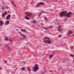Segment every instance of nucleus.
<instances>
[{"mask_svg":"<svg viewBox=\"0 0 74 74\" xmlns=\"http://www.w3.org/2000/svg\"><path fill=\"white\" fill-rule=\"evenodd\" d=\"M71 14L70 13H67L66 14V12L63 11L60 14V16H67L68 18H69Z\"/></svg>","mask_w":74,"mask_h":74,"instance_id":"nucleus-1","label":"nucleus"},{"mask_svg":"<svg viewBox=\"0 0 74 74\" xmlns=\"http://www.w3.org/2000/svg\"><path fill=\"white\" fill-rule=\"evenodd\" d=\"M44 40H46L44 41L43 42L44 43H45V44H47L48 43V44H50L51 43V41H49V40H48V39H49V38L45 37L43 38Z\"/></svg>","mask_w":74,"mask_h":74,"instance_id":"nucleus-2","label":"nucleus"},{"mask_svg":"<svg viewBox=\"0 0 74 74\" xmlns=\"http://www.w3.org/2000/svg\"><path fill=\"white\" fill-rule=\"evenodd\" d=\"M39 69L38 67V65L37 64H35L33 68L34 71L36 72Z\"/></svg>","mask_w":74,"mask_h":74,"instance_id":"nucleus-3","label":"nucleus"},{"mask_svg":"<svg viewBox=\"0 0 74 74\" xmlns=\"http://www.w3.org/2000/svg\"><path fill=\"white\" fill-rule=\"evenodd\" d=\"M5 47V48H6L7 50H8V51H10L11 49V48H10V46H9L8 45H6Z\"/></svg>","mask_w":74,"mask_h":74,"instance_id":"nucleus-4","label":"nucleus"},{"mask_svg":"<svg viewBox=\"0 0 74 74\" xmlns=\"http://www.w3.org/2000/svg\"><path fill=\"white\" fill-rule=\"evenodd\" d=\"M44 4L43 3L41 2H39L37 3V4L36 5V7H38V6H40V5H44Z\"/></svg>","mask_w":74,"mask_h":74,"instance_id":"nucleus-5","label":"nucleus"},{"mask_svg":"<svg viewBox=\"0 0 74 74\" xmlns=\"http://www.w3.org/2000/svg\"><path fill=\"white\" fill-rule=\"evenodd\" d=\"M26 14L27 16H30L32 15V14L29 12H26Z\"/></svg>","mask_w":74,"mask_h":74,"instance_id":"nucleus-6","label":"nucleus"},{"mask_svg":"<svg viewBox=\"0 0 74 74\" xmlns=\"http://www.w3.org/2000/svg\"><path fill=\"white\" fill-rule=\"evenodd\" d=\"M21 32H24V33H27V31H26V29H21Z\"/></svg>","mask_w":74,"mask_h":74,"instance_id":"nucleus-7","label":"nucleus"},{"mask_svg":"<svg viewBox=\"0 0 74 74\" xmlns=\"http://www.w3.org/2000/svg\"><path fill=\"white\" fill-rule=\"evenodd\" d=\"M60 27H62L61 26H59V27H58V31H59V32H60V31H61V30H63V29H60Z\"/></svg>","mask_w":74,"mask_h":74,"instance_id":"nucleus-8","label":"nucleus"},{"mask_svg":"<svg viewBox=\"0 0 74 74\" xmlns=\"http://www.w3.org/2000/svg\"><path fill=\"white\" fill-rule=\"evenodd\" d=\"M10 16L11 15H10V14L8 15L7 17L6 18V20H8V19H10Z\"/></svg>","mask_w":74,"mask_h":74,"instance_id":"nucleus-9","label":"nucleus"},{"mask_svg":"<svg viewBox=\"0 0 74 74\" xmlns=\"http://www.w3.org/2000/svg\"><path fill=\"white\" fill-rule=\"evenodd\" d=\"M7 14V12H5L2 15V16L3 17H4L5 16V15H6Z\"/></svg>","mask_w":74,"mask_h":74,"instance_id":"nucleus-10","label":"nucleus"},{"mask_svg":"<svg viewBox=\"0 0 74 74\" xmlns=\"http://www.w3.org/2000/svg\"><path fill=\"white\" fill-rule=\"evenodd\" d=\"M73 33V31H70L69 32L68 34H72V33Z\"/></svg>","mask_w":74,"mask_h":74,"instance_id":"nucleus-11","label":"nucleus"},{"mask_svg":"<svg viewBox=\"0 0 74 74\" xmlns=\"http://www.w3.org/2000/svg\"><path fill=\"white\" fill-rule=\"evenodd\" d=\"M32 23H36V20H33L32 21Z\"/></svg>","mask_w":74,"mask_h":74,"instance_id":"nucleus-12","label":"nucleus"},{"mask_svg":"<svg viewBox=\"0 0 74 74\" xmlns=\"http://www.w3.org/2000/svg\"><path fill=\"white\" fill-rule=\"evenodd\" d=\"M9 22H10V21H9L7 20L5 22V24H6V25H8Z\"/></svg>","mask_w":74,"mask_h":74,"instance_id":"nucleus-13","label":"nucleus"},{"mask_svg":"<svg viewBox=\"0 0 74 74\" xmlns=\"http://www.w3.org/2000/svg\"><path fill=\"white\" fill-rule=\"evenodd\" d=\"M3 22L0 21V26H3Z\"/></svg>","mask_w":74,"mask_h":74,"instance_id":"nucleus-14","label":"nucleus"},{"mask_svg":"<svg viewBox=\"0 0 74 74\" xmlns=\"http://www.w3.org/2000/svg\"><path fill=\"white\" fill-rule=\"evenodd\" d=\"M11 2H12V3L13 5H14V7H16V5H15L14 4V2H13V1H12Z\"/></svg>","mask_w":74,"mask_h":74,"instance_id":"nucleus-15","label":"nucleus"},{"mask_svg":"<svg viewBox=\"0 0 74 74\" xmlns=\"http://www.w3.org/2000/svg\"><path fill=\"white\" fill-rule=\"evenodd\" d=\"M9 40L10 42H12V38H10L9 39Z\"/></svg>","mask_w":74,"mask_h":74,"instance_id":"nucleus-16","label":"nucleus"},{"mask_svg":"<svg viewBox=\"0 0 74 74\" xmlns=\"http://www.w3.org/2000/svg\"><path fill=\"white\" fill-rule=\"evenodd\" d=\"M53 54H51V55H50L49 56V57L50 58H52L53 57Z\"/></svg>","mask_w":74,"mask_h":74,"instance_id":"nucleus-17","label":"nucleus"},{"mask_svg":"<svg viewBox=\"0 0 74 74\" xmlns=\"http://www.w3.org/2000/svg\"><path fill=\"white\" fill-rule=\"evenodd\" d=\"M20 35L23 37V38H26V36H25L22 35L21 34H20Z\"/></svg>","mask_w":74,"mask_h":74,"instance_id":"nucleus-18","label":"nucleus"},{"mask_svg":"<svg viewBox=\"0 0 74 74\" xmlns=\"http://www.w3.org/2000/svg\"><path fill=\"white\" fill-rule=\"evenodd\" d=\"M21 69L23 71H24V70H25V68L23 67Z\"/></svg>","mask_w":74,"mask_h":74,"instance_id":"nucleus-19","label":"nucleus"},{"mask_svg":"<svg viewBox=\"0 0 74 74\" xmlns=\"http://www.w3.org/2000/svg\"><path fill=\"white\" fill-rule=\"evenodd\" d=\"M43 12H44V11H42V13H40V14H39V15H38V17H40V15H41V14H42V13H43Z\"/></svg>","mask_w":74,"mask_h":74,"instance_id":"nucleus-20","label":"nucleus"},{"mask_svg":"<svg viewBox=\"0 0 74 74\" xmlns=\"http://www.w3.org/2000/svg\"><path fill=\"white\" fill-rule=\"evenodd\" d=\"M43 28L46 30H47L48 29V27H43Z\"/></svg>","mask_w":74,"mask_h":74,"instance_id":"nucleus-21","label":"nucleus"},{"mask_svg":"<svg viewBox=\"0 0 74 74\" xmlns=\"http://www.w3.org/2000/svg\"><path fill=\"white\" fill-rule=\"evenodd\" d=\"M8 40V37H7L5 38V41H7Z\"/></svg>","mask_w":74,"mask_h":74,"instance_id":"nucleus-22","label":"nucleus"},{"mask_svg":"<svg viewBox=\"0 0 74 74\" xmlns=\"http://www.w3.org/2000/svg\"><path fill=\"white\" fill-rule=\"evenodd\" d=\"M26 19H28V20H30V18H29L28 17H26Z\"/></svg>","mask_w":74,"mask_h":74,"instance_id":"nucleus-23","label":"nucleus"},{"mask_svg":"<svg viewBox=\"0 0 74 74\" xmlns=\"http://www.w3.org/2000/svg\"><path fill=\"white\" fill-rule=\"evenodd\" d=\"M2 10H4V7L3 6L2 7Z\"/></svg>","mask_w":74,"mask_h":74,"instance_id":"nucleus-24","label":"nucleus"},{"mask_svg":"<svg viewBox=\"0 0 74 74\" xmlns=\"http://www.w3.org/2000/svg\"><path fill=\"white\" fill-rule=\"evenodd\" d=\"M44 19H45L46 20V21H47V17H45L44 18Z\"/></svg>","mask_w":74,"mask_h":74,"instance_id":"nucleus-25","label":"nucleus"},{"mask_svg":"<svg viewBox=\"0 0 74 74\" xmlns=\"http://www.w3.org/2000/svg\"><path fill=\"white\" fill-rule=\"evenodd\" d=\"M67 18H66L64 20V21H67Z\"/></svg>","mask_w":74,"mask_h":74,"instance_id":"nucleus-26","label":"nucleus"},{"mask_svg":"<svg viewBox=\"0 0 74 74\" xmlns=\"http://www.w3.org/2000/svg\"><path fill=\"white\" fill-rule=\"evenodd\" d=\"M50 27L51 28H52V27H53V26L51 25V26H50Z\"/></svg>","mask_w":74,"mask_h":74,"instance_id":"nucleus-27","label":"nucleus"},{"mask_svg":"<svg viewBox=\"0 0 74 74\" xmlns=\"http://www.w3.org/2000/svg\"><path fill=\"white\" fill-rule=\"evenodd\" d=\"M27 69H28V70H29V71H30V70L29 68H28Z\"/></svg>","mask_w":74,"mask_h":74,"instance_id":"nucleus-28","label":"nucleus"},{"mask_svg":"<svg viewBox=\"0 0 74 74\" xmlns=\"http://www.w3.org/2000/svg\"><path fill=\"white\" fill-rule=\"evenodd\" d=\"M71 56H72V57H73V56H74V55H71Z\"/></svg>","mask_w":74,"mask_h":74,"instance_id":"nucleus-29","label":"nucleus"},{"mask_svg":"<svg viewBox=\"0 0 74 74\" xmlns=\"http://www.w3.org/2000/svg\"><path fill=\"white\" fill-rule=\"evenodd\" d=\"M61 35H60L58 36V37H61Z\"/></svg>","mask_w":74,"mask_h":74,"instance_id":"nucleus-30","label":"nucleus"},{"mask_svg":"<svg viewBox=\"0 0 74 74\" xmlns=\"http://www.w3.org/2000/svg\"><path fill=\"white\" fill-rule=\"evenodd\" d=\"M68 36H69V37H71V36L69 35H68Z\"/></svg>","mask_w":74,"mask_h":74,"instance_id":"nucleus-31","label":"nucleus"},{"mask_svg":"<svg viewBox=\"0 0 74 74\" xmlns=\"http://www.w3.org/2000/svg\"><path fill=\"white\" fill-rule=\"evenodd\" d=\"M18 33H19V34H21V33H20V32L19 31H18Z\"/></svg>","mask_w":74,"mask_h":74,"instance_id":"nucleus-32","label":"nucleus"},{"mask_svg":"<svg viewBox=\"0 0 74 74\" xmlns=\"http://www.w3.org/2000/svg\"><path fill=\"white\" fill-rule=\"evenodd\" d=\"M6 8H8V7H7V6H6Z\"/></svg>","mask_w":74,"mask_h":74,"instance_id":"nucleus-33","label":"nucleus"},{"mask_svg":"<svg viewBox=\"0 0 74 74\" xmlns=\"http://www.w3.org/2000/svg\"><path fill=\"white\" fill-rule=\"evenodd\" d=\"M74 47H71V49H73Z\"/></svg>","mask_w":74,"mask_h":74,"instance_id":"nucleus-34","label":"nucleus"},{"mask_svg":"<svg viewBox=\"0 0 74 74\" xmlns=\"http://www.w3.org/2000/svg\"><path fill=\"white\" fill-rule=\"evenodd\" d=\"M44 71V74H45V71Z\"/></svg>","mask_w":74,"mask_h":74,"instance_id":"nucleus-35","label":"nucleus"},{"mask_svg":"<svg viewBox=\"0 0 74 74\" xmlns=\"http://www.w3.org/2000/svg\"><path fill=\"white\" fill-rule=\"evenodd\" d=\"M0 70H1V68H0Z\"/></svg>","mask_w":74,"mask_h":74,"instance_id":"nucleus-36","label":"nucleus"},{"mask_svg":"<svg viewBox=\"0 0 74 74\" xmlns=\"http://www.w3.org/2000/svg\"><path fill=\"white\" fill-rule=\"evenodd\" d=\"M7 62V61H5V63H6V62Z\"/></svg>","mask_w":74,"mask_h":74,"instance_id":"nucleus-37","label":"nucleus"},{"mask_svg":"<svg viewBox=\"0 0 74 74\" xmlns=\"http://www.w3.org/2000/svg\"><path fill=\"white\" fill-rule=\"evenodd\" d=\"M73 59H74V58H73Z\"/></svg>","mask_w":74,"mask_h":74,"instance_id":"nucleus-38","label":"nucleus"},{"mask_svg":"<svg viewBox=\"0 0 74 74\" xmlns=\"http://www.w3.org/2000/svg\"><path fill=\"white\" fill-rule=\"evenodd\" d=\"M72 36H73V35H72Z\"/></svg>","mask_w":74,"mask_h":74,"instance_id":"nucleus-39","label":"nucleus"},{"mask_svg":"<svg viewBox=\"0 0 74 74\" xmlns=\"http://www.w3.org/2000/svg\"><path fill=\"white\" fill-rule=\"evenodd\" d=\"M59 70H60V69H59Z\"/></svg>","mask_w":74,"mask_h":74,"instance_id":"nucleus-40","label":"nucleus"},{"mask_svg":"<svg viewBox=\"0 0 74 74\" xmlns=\"http://www.w3.org/2000/svg\"><path fill=\"white\" fill-rule=\"evenodd\" d=\"M0 45H1V44H0Z\"/></svg>","mask_w":74,"mask_h":74,"instance_id":"nucleus-41","label":"nucleus"},{"mask_svg":"<svg viewBox=\"0 0 74 74\" xmlns=\"http://www.w3.org/2000/svg\"><path fill=\"white\" fill-rule=\"evenodd\" d=\"M17 30V29H16V30Z\"/></svg>","mask_w":74,"mask_h":74,"instance_id":"nucleus-42","label":"nucleus"}]
</instances>
